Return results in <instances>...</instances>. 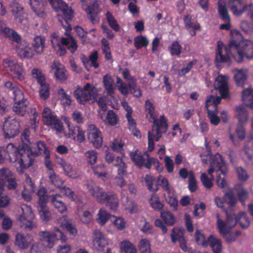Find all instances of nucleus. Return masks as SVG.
<instances>
[{"label":"nucleus","mask_w":253,"mask_h":253,"mask_svg":"<svg viewBox=\"0 0 253 253\" xmlns=\"http://www.w3.org/2000/svg\"><path fill=\"white\" fill-rule=\"evenodd\" d=\"M30 131L29 128H25L21 135L22 141L21 145L16 147L12 143H9L7 146V151L10 156L11 162H18L17 168L26 169L32 166L34 159L30 156V149L31 143L30 140Z\"/></svg>","instance_id":"obj_1"},{"label":"nucleus","mask_w":253,"mask_h":253,"mask_svg":"<svg viewBox=\"0 0 253 253\" xmlns=\"http://www.w3.org/2000/svg\"><path fill=\"white\" fill-rule=\"evenodd\" d=\"M228 77L219 75L215 79L214 85V89L212 90V94L207 99V110L208 117L211 124L217 126L220 120L217 116V105L220 103L221 97L217 96L218 91L222 98H227L228 94Z\"/></svg>","instance_id":"obj_2"},{"label":"nucleus","mask_w":253,"mask_h":253,"mask_svg":"<svg viewBox=\"0 0 253 253\" xmlns=\"http://www.w3.org/2000/svg\"><path fill=\"white\" fill-rule=\"evenodd\" d=\"M231 33L232 39L229 42V48L235 60L238 62H241L244 57L252 59L253 42L251 40L243 39L238 31H233Z\"/></svg>","instance_id":"obj_3"},{"label":"nucleus","mask_w":253,"mask_h":253,"mask_svg":"<svg viewBox=\"0 0 253 253\" xmlns=\"http://www.w3.org/2000/svg\"><path fill=\"white\" fill-rule=\"evenodd\" d=\"M152 123V131L148 132V150L152 152L155 146L154 141H159L163 134L166 133L168 129V120L164 115H161L159 118H155L149 122Z\"/></svg>","instance_id":"obj_4"},{"label":"nucleus","mask_w":253,"mask_h":253,"mask_svg":"<svg viewBox=\"0 0 253 253\" xmlns=\"http://www.w3.org/2000/svg\"><path fill=\"white\" fill-rule=\"evenodd\" d=\"M89 191L98 203L105 205L113 211L117 210L119 198L116 193L111 191L106 192L103 188L97 186L90 189Z\"/></svg>","instance_id":"obj_5"},{"label":"nucleus","mask_w":253,"mask_h":253,"mask_svg":"<svg viewBox=\"0 0 253 253\" xmlns=\"http://www.w3.org/2000/svg\"><path fill=\"white\" fill-rule=\"evenodd\" d=\"M52 8L56 11L60 10L62 13L61 19L59 18V21L63 28L65 30V34L72 30L69 21H71L74 17V11L71 6L62 0H53L49 3Z\"/></svg>","instance_id":"obj_6"},{"label":"nucleus","mask_w":253,"mask_h":253,"mask_svg":"<svg viewBox=\"0 0 253 253\" xmlns=\"http://www.w3.org/2000/svg\"><path fill=\"white\" fill-rule=\"evenodd\" d=\"M210 168L208 169V174L210 177L207 175V188H211L212 186V181L214 179L213 172H220L223 175L228 172V169L225 162L222 157L218 153L214 155H211L210 157Z\"/></svg>","instance_id":"obj_7"},{"label":"nucleus","mask_w":253,"mask_h":253,"mask_svg":"<svg viewBox=\"0 0 253 253\" xmlns=\"http://www.w3.org/2000/svg\"><path fill=\"white\" fill-rule=\"evenodd\" d=\"M217 226L220 234L225 238L226 242L231 243L235 241L238 237L241 235L240 231H236L234 233L231 232V229L237 224V221L230 216H228V220L225 222L219 217L218 214L216 216Z\"/></svg>","instance_id":"obj_8"},{"label":"nucleus","mask_w":253,"mask_h":253,"mask_svg":"<svg viewBox=\"0 0 253 253\" xmlns=\"http://www.w3.org/2000/svg\"><path fill=\"white\" fill-rule=\"evenodd\" d=\"M2 65L4 70L15 80L22 81L25 78L24 67L22 63H18L11 58L3 59Z\"/></svg>","instance_id":"obj_9"},{"label":"nucleus","mask_w":253,"mask_h":253,"mask_svg":"<svg viewBox=\"0 0 253 253\" xmlns=\"http://www.w3.org/2000/svg\"><path fill=\"white\" fill-rule=\"evenodd\" d=\"M74 96L77 101L80 104L84 105L89 101L95 100V87L90 84L87 83L83 87L78 86L74 91Z\"/></svg>","instance_id":"obj_10"},{"label":"nucleus","mask_w":253,"mask_h":253,"mask_svg":"<svg viewBox=\"0 0 253 253\" xmlns=\"http://www.w3.org/2000/svg\"><path fill=\"white\" fill-rule=\"evenodd\" d=\"M42 117L44 124L58 132L63 130V124L54 113L52 112L48 107L44 108L42 113Z\"/></svg>","instance_id":"obj_11"},{"label":"nucleus","mask_w":253,"mask_h":253,"mask_svg":"<svg viewBox=\"0 0 253 253\" xmlns=\"http://www.w3.org/2000/svg\"><path fill=\"white\" fill-rule=\"evenodd\" d=\"M21 210L22 214L18 218L19 226L27 231H30L35 226L34 222V213L31 206L26 204L22 206Z\"/></svg>","instance_id":"obj_12"},{"label":"nucleus","mask_w":253,"mask_h":253,"mask_svg":"<svg viewBox=\"0 0 253 253\" xmlns=\"http://www.w3.org/2000/svg\"><path fill=\"white\" fill-rule=\"evenodd\" d=\"M50 38L51 42L54 49H56V47H59L60 44L66 46L72 53L75 52L77 49V42L72 37L69 38L60 37L57 33H54L51 35Z\"/></svg>","instance_id":"obj_13"},{"label":"nucleus","mask_w":253,"mask_h":253,"mask_svg":"<svg viewBox=\"0 0 253 253\" xmlns=\"http://www.w3.org/2000/svg\"><path fill=\"white\" fill-rule=\"evenodd\" d=\"M32 75L40 85L39 88V94L40 97L44 100H46L49 96L50 88L49 84L46 83L44 76L40 69L34 68L32 71Z\"/></svg>","instance_id":"obj_14"},{"label":"nucleus","mask_w":253,"mask_h":253,"mask_svg":"<svg viewBox=\"0 0 253 253\" xmlns=\"http://www.w3.org/2000/svg\"><path fill=\"white\" fill-rule=\"evenodd\" d=\"M40 235L42 244L48 248H52L57 240H60L62 242H65L66 241V236L59 229L57 233L44 231H41Z\"/></svg>","instance_id":"obj_15"},{"label":"nucleus","mask_w":253,"mask_h":253,"mask_svg":"<svg viewBox=\"0 0 253 253\" xmlns=\"http://www.w3.org/2000/svg\"><path fill=\"white\" fill-rule=\"evenodd\" d=\"M236 114L239 120V124L236 128V133L240 140H243L246 136L244 125L247 122L248 114L244 107L240 106L236 108Z\"/></svg>","instance_id":"obj_16"},{"label":"nucleus","mask_w":253,"mask_h":253,"mask_svg":"<svg viewBox=\"0 0 253 253\" xmlns=\"http://www.w3.org/2000/svg\"><path fill=\"white\" fill-rule=\"evenodd\" d=\"M20 122L16 119L6 120L3 124L5 138H14L20 132Z\"/></svg>","instance_id":"obj_17"},{"label":"nucleus","mask_w":253,"mask_h":253,"mask_svg":"<svg viewBox=\"0 0 253 253\" xmlns=\"http://www.w3.org/2000/svg\"><path fill=\"white\" fill-rule=\"evenodd\" d=\"M87 138L95 148L99 149L103 144V137L100 129L94 125H90L87 128Z\"/></svg>","instance_id":"obj_18"},{"label":"nucleus","mask_w":253,"mask_h":253,"mask_svg":"<svg viewBox=\"0 0 253 253\" xmlns=\"http://www.w3.org/2000/svg\"><path fill=\"white\" fill-rule=\"evenodd\" d=\"M215 202L218 207L225 211L226 212L228 211L230 213L232 211L231 208L235 205L237 199L232 192H229L224 195L223 200L216 197Z\"/></svg>","instance_id":"obj_19"},{"label":"nucleus","mask_w":253,"mask_h":253,"mask_svg":"<svg viewBox=\"0 0 253 253\" xmlns=\"http://www.w3.org/2000/svg\"><path fill=\"white\" fill-rule=\"evenodd\" d=\"M129 155L132 161L138 168L141 169L144 167L150 169V163L149 161H147V156H150L146 152L142 154L136 150L130 152Z\"/></svg>","instance_id":"obj_20"},{"label":"nucleus","mask_w":253,"mask_h":253,"mask_svg":"<svg viewBox=\"0 0 253 253\" xmlns=\"http://www.w3.org/2000/svg\"><path fill=\"white\" fill-rule=\"evenodd\" d=\"M227 5L234 15L240 16L247 12L250 3H246L244 0H228Z\"/></svg>","instance_id":"obj_21"},{"label":"nucleus","mask_w":253,"mask_h":253,"mask_svg":"<svg viewBox=\"0 0 253 253\" xmlns=\"http://www.w3.org/2000/svg\"><path fill=\"white\" fill-rule=\"evenodd\" d=\"M230 55L233 56V54L230 52L229 44L228 47L225 46L221 41H218L217 43V49L216 52L215 61L216 62H228L229 60Z\"/></svg>","instance_id":"obj_22"},{"label":"nucleus","mask_w":253,"mask_h":253,"mask_svg":"<svg viewBox=\"0 0 253 253\" xmlns=\"http://www.w3.org/2000/svg\"><path fill=\"white\" fill-rule=\"evenodd\" d=\"M218 12L221 18L225 22V23L220 25V29L226 30H229L231 27L230 17L226 4L222 0H220L218 2Z\"/></svg>","instance_id":"obj_23"},{"label":"nucleus","mask_w":253,"mask_h":253,"mask_svg":"<svg viewBox=\"0 0 253 253\" xmlns=\"http://www.w3.org/2000/svg\"><path fill=\"white\" fill-rule=\"evenodd\" d=\"M0 175L8 189H14L17 187L16 180L9 169L5 168L0 169Z\"/></svg>","instance_id":"obj_24"},{"label":"nucleus","mask_w":253,"mask_h":253,"mask_svg":"<svg viewBox=\"0 0 253 253\" xmlns=\"http://www.w3.org/2000/svg\"><path fill=\"white\" fill-rule=\"evenodd\" d=\"M16 51L21 58H32L34 55L33 49L25 41H21L15 45Z\"/></svg>","instance_id":"obj_25"},{"label":"nucleus","mask_w":253,"mask_h":253,"mask_svg":"<svg viewBox=\"0 0 253 253\" xmlns=\"http://www.w3.org/2000/svg\"><path fill=\"white\" fill-rule=\"evenodd\" d=\"M183 22L185 28L191 36H195L196 35V31L201 30L200 24L194 20L192 15L190 14L184 16Z\"/></svg>","instance_id":"obj_26"},{"label":"nucleus","mask_w":253,"mask_h":253,"mask_svg":"<svg viewBox=\"0 0 253 253\" xmlns=\"http://www.w3.org/2000/svg\"><path fill=\"white\" fill-rule=\"evenodd\" d=\"M51 71L54 73L55 78L61 82L67 80L66 70L59 62L54 61L51 65Z\"/></svg>","instance_id":"obj_27"},{"label":"nucleus","mask_w":253,"mask_h":253,"mask_svg":"<svg viewBox=\"0 0 253 253\" xmlns=\"http://www.w3.org/2000/svg\"><path fill=\"white\" fill-rule=\"evenodd\" d=\"M94 238L93 243L95 248L99 251H103L108 245V241L103 234L99 230H95L93 232Z\"/></svg>","instance_id":"obj_28"},{"label":"nucleus","mask_w":253,"mask_h":253,"mask_svg":"<svg viewBox=\"0 0 253 253\" xmlns=\"http://www.w3.org/2000/svg\"><path fill=\"white\" fill-rule=\"evenodd\" d=\"M227 220H228V216H230V218L234 219L237 221V223L238 222L241 227L244 229L247 228L250 224V221L247 215L244 213H240L237 216H235V214L232 211L229 213L228 211H226Z\"/></svg>","instance_id":"obj_29"},{"label":"nucleus","mask_w":253,"mask_h":253,"mask_svg":"<svg viewBox=\"0 0 253 253\" xmlns=\"http://www.w3.org/2000/svg\"><path fill=\"white\" fill-rule=\"evenodd\" d=\"M50 201L54 208L61 213L67 210L65 204L62 200V196L58 194H53L49 196Z\"/></svg>","instance_id":"obj_30"},{"label":"nucleus","mask_w":253,"mask_h":253,"mask_svg":"<svg viewBox=\"0 0 253 253\" xmlns=\"http://www.w3.org/2000/svg\"><path fill=\"white\" fill-rule=\"evenodd\" d=\"M32 147H33V145L31 146V148L30 149V156L31 158V155H32L37 156L42 154L45 155L46 158H48L49 157V151H48L47 147L44 141H39L36 143L35 147L37 148V150L33 151L32 150Z\"/></svg>","instance_id":"obj_31"},{"label":"nucleus","mask_w":253,"mask_h":253,"mask_svg":"<svg viewBox=\"0 0 253 253\" xmlns=\"http://www.w3.org/2000/svg\"><path fill=\"white\" fill-rule=\"evenodd\" d=\"M99 115L105 124L110 126L116 125L119 121V118L112 110H109L106 114L105 112L103 113H99Z\"/></svg>","instance_id":"obj_32"},{"label":"nucleus","mask_w":253,"mask_h":253,"mask_svg":"<svg viewBox=\"0 0 253 253\" xmlns=\"http://www.w3.org/2000/svg\"><path fill=\"white\" fill-rule=\"evenodd\" d=\"M85 10L87 13V18L92 23L94 24L96 21V18L100 11L99 4L96 1H94L90 5H88Z\"/></svg>","instance_id":"obj_33"},{"label":"nucleus","mask_w":253,"mask_h":253,"mask_svg":"<svg viewBox=\"0 0 253 253\" xmlns=\"http://www.w3.org/2000/svg\"><path fill=\"white\" fill-rule=\"evenodd\" d=\"M11 11L15 18L22 23L25 14L23 7L19 3L13 1L10 5Z\"/></svg>","instance_id":"obj_34"},{"label":"nucleus","mask_w":253,"mask_h":253,"mask_svg":"<svg viewBox=\"0 0 253 253\" xmlns=\"http://www.w3.org/2000/svg\"><path fill=\"white\" fill-rule=\"evenodd\" d=\"M210 245L214 253H221L222 246L219 239L214 235H211L207 240V244Z\"/></svg>","instance_id":"obj_35"},{"label":"nucleus","mask_w":253,"mask_h":253,"mask_svg":"<svg viewBox=\"0 0 253 253\" xmlns=\"http://www.w3.org/2000/svg\"><path fill=\"white\" fill-rule=\"evenodd\" d=\"M69 130V134L71 135L73 138L77 142L81 143L85 140L84 131L82 128L78 126H74L70 128L68 125Z\"/></svg>","instance_id":"obj_36"},{"label":"nucleus","mask_w":253,"mask_h":253,"mask_svg":"<svg viewBox=\"0 0 253 253\" xmlns=\"http://www.w3.org/2000/svg\"><path fill=\"white\" fill-rule=\"evenodd\" d=\"M28 101L14 102L12 106L13 111L17 115L24 116L27 112Z\"/></svg>","instance_id":"obj_37"},{"label":"nucleus","mask_w":253,"mask_h":253,"mask_svg":"<svg viewBox=\"0 0 253 253\" xmlns=\"http://www.w3.org/2000/svg\"><path fill=\"white\" fill-rule=\"evenodd\" d=\"M30 236L21 233H18L15 236V245L21 249L28 248L30 243Z\"/></svg>","instance_id":"obj_38"},{"label":"nucleus","mask_w":253,"mask_h":253,"mask_svg":"<svg viewBox=\"0 0 253 253\" xmlns=\"http://www.w3.org/2000/svg\"><path fill=\"white\" fill-rule=\"evenodd\" d=\"M234 78L238 85H243L248 76V70L246 69H236L233 71Z\"/></svg>","instance_id":"obj_39"},{"label":"nucleus","mask_w":253,"mask_h":253,"mask_svg":"<svg viewBox=\"0 0 253 253\" xmlns=\"http://www.w3.org/2000/svg\"><path fill=\"white\" fill-rule=\"evenodd\" d=\"M144 111L146 118L149 122L157 117L155 115V107L154 104L149 99H147L145 101Z\"/></svg>","instance_id":"obj_40"},{"label":"nucleus","mask_w":253,"mask_h":253,"mask_svg":"<svg viewBox=\"0 0 253 253\" xmlns=\"http://www.w3.org/2000/svg\"><path fill=\"white\" fill-rule=\"evenodd\" d=\"M30 4L35 13L39 17H44L45 15L43 5L39 0H30Z\"/></svg>","instance_id":"obj_41"},{"label":"nucleus","mask_w":253,"mask_h":253,"mask_svg":"<svg viewBox=\"0 0 253 253\" xmlns=\"http://www.w3.org/2000/svg\"><path fill=\"white\" fill-rule=\"evenodd\" d=\"M103 82L105 90L107 91V96L114 98V87L113 86V80L111 77L105 76L103 79Z\"/></svg>","instance_id":"obj_42"},{"label":"nucleus","mask_w":253,"mask_h":253,"mask_svg":"<svg viewBox=\"0 0 253 253\" xmlns=\"http://www.w3.org/2000/svg\"><path fill=\"white\" fill-rule=\"evenodd\" d=\"M61 226L65 228L71 235L75 236L77 235L78 230L75 224H72L70 221L67 220L66 217L63 216L59 220Z\"/></svg>","instance_id":"obj_43"},{"label":"nucleus","mask_w":253,"mask_h":253,"mask_svg":"<svg viewBox=\"0 0 253 253\" xmlns=\"http://www.w3.org/2000/svg\"><path fill=\"white\" fill-rule=\"evenodd\" d=\"M242 100L245 104L253 108V89L248 88L242 91Z\"/></svg>","instance_id":"obj_44"},{"label":"nucleus","mask_w":253,"mask_h":253,"mask_svg":"<svg viewBox=\"0 0 253 253\" xmlns=\"http://www.w3.org/2000/svg\"><path fill=\"white\" fill-rule=\"evenodd\" d=\"M166 201L170 206V208L174 211L177 209L178 201L177 200L176 195L174 191L171 190L169 193L167 192L165 194Z\"/></svg>","instance_id":"obj_45"},{"label":"nucleus","mask_w":253,"mask_h":253,"mask_svg":"<svg viewBox=\"0 0 253 253\" xmlns=\"http://www.w3.org/2000/svg\"><path fill=\"white\" fill-rule=\"evenodd\" d=\"M62 105L65 107H68L71 105L72 99L71 96L68 94L63 88H59L57 91Z\"/></svg>","instance_id":"obj_46"},{"label":"nucleus","mask_w":253,"mask_h":253,"mask_svg":"<svg viewBox=\"0 0 253 253\" xmlns=\"http://www.w3.org/2000/svg\"><path fill=\"white\" fill-rule=\"evenodd\" d=\"M33 47L35 51L38 53L42 52L45 46V38L41 36H36L33 41Z\"/></svg>","instance_id":"obj_47"},{"label":"nucleus","mask_w":253,"mask_h":253,"mask_svg":"<svg viewBox=\"0 0 253 253\" xmlns=\"http://www.w3.org/2000/svg\"><path fill=\"white\" fill-rule=\"evenodd\" d=\"M106 20L109 26L115 32H118L120 30V27L117 20L115 18L113 14L109 11L105 13Z\"/></svg>","instance_id":"obj_48"},{"label":"nucleus","mask_w":253,"mask_h":253,"mask_svg":"<svg viewBox=\"0 0 253 253\" xmlns=\"http://www.w3.org/2000/svg\"><path fill=\"white\" fill-rule=\"evenodd\" d=\"M161 217L167 226L173 225L175 222V218L174 215L169 211H162Z\"/></svg>","instance_id":"obj_49"},{"label":"nucleus","mask_w":253,"mask_h":253,"mask_svg":"<svg viewBox=\"0 0 253 253\" xmlns=\"http://www.w3.org/2000/svg\"><path fill=\"white\" fill-rule=\"evenodd\" d=\"M114 166L117 167V175H125L126 174L127 166L126 164L123 162L122 159L117 156L116 157V162L114 163Z\"/></svg>","instance_id":"obj_50"},{"label":"nucleus","mask_w":253,"mask_h":253,"mask_svg":"<svg viewBox=\"0 0 253 253\" xmlns=\"http://www.w3.org/2000/svg\"><path fill=\"white\" fill-rule=\"evenodd\" d=\"M126 117L128 122V128L129 130L133 133L134 135L136 137H140V132L136 128V123L134 119L132 118V115L126 114Z\"/></svg>","instance_id":"obj_51"},{"label":"nucleus","mask_w":253,"mask_h":253,"mask_svg":"<svg viewBox=\"0 0 253 253\" xmlns=\"http://www.w3.org/2000/svg\"><path fill=\"white\" fill-rule=\"evenodd\" d=\"M38 210L41 218L45 221H47L49 220L51 213L47 209L46 204L44 206L42 205H38Z\"/></svg>","instance_id":"obj_52"},{"label":"nucleus","mask_w":253,"mask_h":253,"mask_svg":"<svg viewBox=\"0 0 253 253\" xmlns=\"http://www.w3.org/2000/svg\"><path fill=\"white\" fill-rule=\"evenodd\" d=\"M157 185L158 187V186H161L166 193L168 192L169 193L170 191L172 190L170 189L168 179L162 175H159L158 177Z\"/></svg>","instance_id":"obj_53"},{"label":"nucleus","mask_w":253,"mask_h":253,"mask_svg":"<svg viewBox=\"0 0 253 253\" xmlns=\"http://www.w3.org/2000/svg\"><path fill=\"white\" fill-rule=\"evenodd\" d=\"M120 248L125 253H136L135 247L128 241H123L120 243Z\"/></svg>","instance_id":"obj_54"},{"label":"nucleus","mask_w":253,"mask_h":253,"mask_svg":"<svg viewBox=\"0 0 253 253\" xmlns=\"http://www.w3.org/2000/svg\"><path fill=\"white\" fill-rule=\"evenodd\" d=\"M149 44L147 39L142 35L137 36L134 38V45L137 49L147 46Z\"/></svg>","instance_id":"obj_55"},{"label":"nucleus","mask_w":253,"mask_h":253,"mask_svg":"<svg viewBox=\"0 0 253 253\" xmlns=\"http://www.w3.org/2000/svg\"><path fill=\"white\" fill-rule=\"evenodd\" d=\"M244 151L245 154L249 160H251L253 157V137L247 141L244 146Z\"/></svg>","instance_id":"obj_56"},{"label":"nucleus","mask_w":253,"mask_h":253,"mask_svg":"<svg viewBox=\"0 0 253 253\" xmlns=\"http://www.w3.org/2000/svg\"><path fill=\"white\" fill-rule=\"evenodd\" d=\"M149 202L151 206L155 210H161L164 207V205L160 201L159 197L154 194L151 195Z\"/></svg>","instance_id":"obj_57"},{"label":"nucleus","mask_w":253,"mask_h":253,"mask_svg":"<svg viewBox=\"0 0 253 253\" xmlns=\"http://www.w3.org/2000/svg\"><path fill=\"white\" fill-rule=\"evenodd\" d=\"M37 195L39 197L38 205H44L46 204L47 199L50 200L49 197H48L46 189L42 187H40L37 192Z\"/></svg>","instance_id":"obj_58"},{"label":"nucleus","mask_w":253,"mask_h":253,"mask_svg":"<svg viewBox=\"0 0 253 253\" xmlns=\"http://www.w3.org/2000/svg\"><path fill=\"white\" fill-rule=\"evenodd\" d=\"M170 237L171 241L173 243H176L184 238V231L181 229L173 228L172 229Z\"/></svg>","instance_id":"obj_59"},{"label":"nucleus","mask_w":253,"mask_h":253,"mask_svg":"<svg viewBox=\"0 0 253 253\" xmlns=\"http://www.w3.org/2000/svg\"><path fill=\"white\" fill-rule=\"evenodd\" d=\"M150 243L146 239L140 240L138 244V248L140 253H151Z\"/></svg>","instance_id":"obj_60"},{"label":"nucleus","mask_w":253,"mask_h":253,"mask_svg":"<svg viewBox=\"0 0 253 253\" xmlns=\"http://www.w3.org/2000/svg\"><path fill=\"white\" fill-rule=\"evenodd\" d=\"M92 169L95 175H97L98 177L103 179L106 177L107 173L104 164H100L92 167Z\"/></svg>","instance_id":"obj_61"},{"label":"nucleus","mask_w":253,"mask_h":253,"mask_svg":"<svg viewBox=\"0 0 253 253\" xmlns=\"http://www.w3.org/2000/svg\"><path fill=\"white\" fill-rule=\"evenodd\" d=\"M49 178L51 183L56 187L59 188L63 185L64 181L56 175L54 171L48 172Z\"/></svg>","instance_id":"obj_62"},{"label":"nucleus","mask_w":253,"mask_h":253,"mask_svg":"<svg viewBox=\"0 0 253 253\" xmlns=\"http://www.w3.org/2000/svg\"><path fill=\"white\" fill-rule=\"evenodd\" d=\"M169 49L171 55L179 57L181 53L182 46L177 41H174L169 47Z\"/></svg>","instance_id":"obj_63"},{"label":"nucleus","mask_w":253,"mask_h":253,"mask_svg":"<svg viewBox=\"0 0 253 253\" xmlns=\"http://www.w3.org/2000/svg\"><path fill=\"white\" fill-rule=\"evenodd\" d=\"M84 155L87 162L91 165L94 164L96 162L98 153L96 151L93 150H88L85 153Z\"/></svg>","instance_id":"obj_64"}]
</instances>
